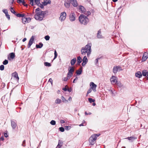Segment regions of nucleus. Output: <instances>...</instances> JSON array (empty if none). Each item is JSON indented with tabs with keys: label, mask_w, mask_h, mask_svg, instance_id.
Segmentation results:
<instances>
[{
	"label": "nucleus",
	"mask_w": 148,
	"mask_h": 148,
	"mask_svg": "<svg viewBox=\"0 0 148 148\" xmlns=\"http://www.w3.org/2000/svg\"><path fill=\"white\" fill-rule=\"evenodd\" d=\"M36 14L34 16L35 18L38 21H42L46 14L45 12L42 11L39 8H38L36 10Z\"/></svg>",
	"instance_id": "1"
},
{
	"label": "nucleus",
	"mask_w": 148,
	"mask_h": 148,
	"mask_svg": "<svg viewBox=\"0 0 148 148\" xmlns=\"http://www.w3.org/2000/svg\"><path fill=\"white\" fill-rule=\"evenodd\" d=\"M79 20L81 24L86 25L89 22L88 18L83 14H80L79 17Z\"/></svg>",
	"instance_id": "2"
},
{
	"label": "nucleus",
	"mask_w": 148,
	"mask_h": 148,
	"mask_svg": "<svg viewBox=\"0 0 148 148\" xmlns=\"http://www.w3.org/2000/svg\"><path fill=\"white\" fill-rule=\"evenodd\" d=\"M91 47H83L81 50L82 54L85 55L87 54V57H88L91 53Z\"/></svg>",
	"instance_id": "3"
},
{
	"label": "nucleus",
	"mask_w": 148,
	"mask_h": 148,
	"mask_svg": "<svg viewBox=\"0 0 148 148\" xmlns=\"http://www.w3.org/2000/svg\"><path fill=\"white\" fill-rule=\"evenodd\" d=\"M100 134H92L89 138V141L90 145H93L96 143L97 137L100 135Z\"/></svg>",
	"instance_id": "4"
},
{
	"label": "nucleus",
	"mask_w": 148,
	"mask_h": 148,
	"mask_svg": "<svg viewBox=\"0 0 148 148\" xmlns=\"http://www.w3.org/2000/svg\"><path fill=\"white\" fill-rule=\"evenodd\" d=\"M117 77L114 76H112L111 77L110 79V81L111 82V83L113 84H117V85H119V82L117 81Z\"/></svg>",
	"instance_id": "5"
},
{
	"label": "nucleus",
	"mask_w": 148,
	"mask_h": 148,
	"mask_svg": "<svg viewBox=\"0 0 148 148\" xmlns=\"http://www.w3.org/2000/svg\"><path fill=\"white\" fill-rule=\"evenodd\" d=\"M121 68L119 66H114L113 69V72L114 73H116L118 70L119 71L122 70Z\"/></svg>",
	"instance_id": "6"
},
{
	"label": "nucleus",
	"mask_w": 148,
	"mask_h": 148,
	"mask_svg": "<svg viewBox=\"0 0 148 148\" xmlns=\"http://www.w3.org/2000/svg\"><path fill=\"white\" fill-rule=\"evenodd\" d=\"M69 19L71 21H73L75 20V14L73 12L71 13L69 16Z\"/></svg>",
	"instance_id": "7"
},
{
	"label": "nucleus",
	"mask_w": 148,
	"mask_h": 148,
	"mask_svg": "<svg viewBox=\"0 0 148 148\" xmlns=\"http://www.w3.org/2000/svg\"><path fill=\"white\" fill-rule=\"evenodd\" d=\"M66 14L65 12H63L61 13L60 19L62 21H64L66 18Z\"/></svg>",
	"instance_id": "8"
},
{
	"label": "nucleus",
	"mask_w": 148,
	"mask_h": 148,
	"mask_svg": "<svg viewBox=\"0 0 148 148\" xmlns=\"http://www.w3.org/2000/svg\"><path fill=\"white\" fill-rule=\"evenodd\" d=\"M90 86H91L90 88L93 90L94 92H95L96 91V88L97 86V85L93 82H92L90 83Z\"/></svg>",
	"instance_id": "9"
},
{
	"label": "nucleus",
	"mask_w": 148,
	"mask_h": 148,
	"mask_svg": "<svg viewBox=\"0 0 148 148\" xmlns=\"http://www.w3.org/2000/svg\"><path fill=\"white\" fill-rule=\"evenodd\" d=\"M125 139H128L131 142H133L135 140L137 139V137L132 136L131 137H128L127 138H125Z\"/></svg>",
	"instance_id": "10"
},
{
	"label": "nucleus",
	"mask_w": 148,
	"mask_h": 148,
	"mask_svg": "<svg viewBox=\"0 0 148 148\" xmlns=\"http://www.w3.org/2000/svg\"><path fill=\"white\" fill-rule=\"evenodd\" d=\"M148 57V53L145 52L143 54V55L142 58V61H145L147 58Z\"/></svg>",
	"instance_id": "11"
},
{
	"label": "nucleus",
	"mask_w": 148,
	"mask_h": 148,
	"mask_svg": "<svg viewBox=\"0 0 148 148\" xmlns=\"http://www.w3.org/2000/svg\"><path fill=\"white\" fill-rule=\"evenodd\" d=\"M97 37L98 38H103V37L101 34V30H99L98 31L97 34Z\"/></svg>",
	"instance_id": "12"
},
{
	"label": "nucleus",
	"mask_w": 148,
	"mask_h": 148,
	"mask_svg": "<svg viewBox=\"0 0 148 148\" xmlns=\"http://www.w3.org/2000/svg\"><path fill=\"white\" fill-rule=\"evenodd\" d=\"M34 40V38L33 36H32L31 38H30L28 44V45L29 46H30L33 43Z\"/></svg>",
	"instance_id": "13"
},
{
	"label": "nucleus",
	"mask_w": 148,
	"mask_h": 148,
	"mask_svg": "<svg viewBox=\"0 0 148 148\" xmlns=\"http://www.w3.org/2000/svg\"><path fill=\"white\" fill-rule=\"evenodd\" d=\"M74 68L73 66H69L68 69V72L69 73H72L73 74V73L74 71Z\"/></svg>",
	"instance_id": "14"
},
{
	"label": "nucleus",
	"mask_w": 148,
	"mask_h": 148,
	"mask_svg": "<svg viewBox=\"0 0 148 148\" xmlns=\"http://www.w3.org/2000/svg\"><path fill=\"white\" fill-rule=\"evenodd\" d=\"M18 3H22L25 6L27 7L28 5L26 4L24 0H17Z\"/></svg>",
	"instance_id": "15"
},
{
	"label": "nucleus",
	"mask_w": 148,
	"mask_h": 148,
	"mask_svg": "<svg viewBox=\"0 0 148 148\" xmlns=\"http://www.w3.org/2000/svg\"><path fill=\"white\" fill-rule=\"evenodd\" d=\"M12 76L14 78H16V80L18 81L19 79V77L18 76L17 73L16 72H14L12 73Z\"/></svg>",
	"instance_id": "16"
},
{
	"label": "nucleus",
	"mask_w": 148,
	"mask_h": 148,
	"mask_svg": "<svg viewBox=\"0 0 148 148\" xmlns=\"http://www.w3.org/2000/svg\"><path fill=\"white\" fill-rule=\"evenodd\" d=\"M11 125L13 129H15L17 126L16 123L13 121H11Z\"/></svg>",
	"instance_id": "17"
},
{
	"label": "nucleus",
	"mask_w": 148,
	"mask_h": 148,
	"mask_svg": "<svg viewBox=\"0 0 148 148\" xmlns=\"http://www.w3.org/2000/svg\"><path fill=\"white\" fill-rule=\"evenodd\" d=\"M79 9L80 11H81V12L82 13H84L86 11V10L84 8V7L82 6H80L79 8Z\"/></svg>",
	"instance_id": "18"
},
{
	"label": "nucleus",
	"mask_w": 148,
	"mask_h": 148,
	"mask_svg": "<svg viewBox=\"0 0 148 148\" xmlns=\"http://www.w3.org/2000/svg\"><path fill=\"white\" fill-rule=\"evenodd\" d=\"M77 61L76 59L74 58L71 61L70 63L71 66L74 65Z\"/></svg>",
	"instance_id": "19"
},
{
	"label": "nucleus",
	"mask_w": 148,
	"mask_h": 148,
	"mask_svg": "<svg viewBox=\"0 0 148 148\" xmlns=\"http://www.w3.org/2000/svg\"><path fill=\"white\" fill-rule=\"evenodd\" d=\"M135 76L136 77L140 78L142 76L141 73L140 71L137 72L135 73Z\"/></svg>",
	"instance_id": "20"
},
{
	"label": "nucleus",
	"mask_w": 148,
	"mask_h": 148,
	"mask_svg": "<svg viewBox=\"0 0 148 148\" xmlns=\"http://www.w3.org/2000/svg\"><path fill=\"white\" fill-rule=\"evenodd\" d=\"M71 3L74 7H76L77 5L78 4L76 0H73L72 1H71Z\"/></svg>",
	"instance_id": "21"
},
{
	"label": "nucleus",
	"mask_w": 148,
	"mask_h": 148,
	"mask_svg": "<svg viewBox=\"0 0 148 148\" xmlns=\"http://www.w3.org/2000/svg\"><path fill=\"white\" fill-rule=\"evenodd\" d=\"M82 61V59L80 56L77 57V64L79 65Z\"/></svg>",
	"instance_id": "22"
},
{
	"label": "nucleus",
	"mask_w": 148,
	"mask_h": 148,
	"mask_svg": "<svg viewBox=\"0 0 148 148\" xmlns=\"http://www.w3.org/2000/svg\"><path fill=\"white\" fill-rule=\"evenodd\" d=\"M51 1L50 0H45L42 3V4L44 5H46L50 3Z\"/></svg>",
	"instance_id": "23"
},
{
	"label": "nucleus",
	"mask_w": 148,
	"mask_h": 148,
	"mask_svg": "<svg viewBox=\"0 0 148 148\" xmlns=\"http://www.w3.org/2000/svg\"><path fill=\"white\" fill-rule=\"evenodd\" d=\"M82 67H81L77 71L76 73L77 75H80L81 74L82 72Z\"/></svg>",
	"instance_id": "24"
},
{
	"label": "nucleus",
	"mask_w": 148,
	"mask_h": 148,
	"mask_svg": "<svg viewBox=\"0 0 148 148\" xmlns=\"http://www.w3.org/2000/svg\"><path fill=\"white\" fill-rule=\"evenodd\" d=\"M142 74L143 76H146L148 75V72L146 70H144L143 71Z\"/></svg>",
	"instance_id": "25"
},
{
	"label": "nucleus",
	"mask_w": 148,
	"mask_h": 148,
	"mask_svg": "<svg viewBox=\"0 0 148 148\" xmlns=\"http://www.w3.org/2000/svg\"><path fill=\"white\" fill-rule=\"evenodd\" d=\"M15 15L17 17H22L23 18V17H24L25 16V14H21L20 13H18L17 14H16Z\"/></svg>",
	"instance_id": "26"
},
{
	"label": "nucleus",
	"mask_w": 148,
	"mask_h": 148,
	"mask_svg": "<svg viewBox=\"0 0 148 148\" xmlns=\"http://www.w3.org/2000/svg\"><path fill=\"white\" fill-rule=\"evenodd\" d=\"M70 3L69 1L65 2L64 3V5L66 8H69L70 6Z\"/></svg>",
	"instance_id": "27"
},
{
	"label": "nucleus",
	"mask_w": 148,
	"mask_h": 148,
	"mask_svg": "<svg viewBox=\"0 0 148 148\" xmlns=\"http://www.w3.org/2000/svg\"><path fill=\"white\" fill-rule=\"evenodd\" d=\"M85 15L86 16H88L91 14V12L90 11H86V10L84 13Z\"/></svg>",
	"instance_id": "28"
},
{
	"label": "nucleus",
	"mask_w": 148,
	"mask_h": 148,
	"mask_svg": "<svg viewBox=\"0 0 148 148\" xmlns=\"http://www.w3.org/2000/svg\"><path fill=\"white\" fill-rule=\"evenodd\" d=\"M22 23L24 24H25L27 23L26 18L23 17L22 18Z\"/></svg>",
	"instance_id": "29"
},
{
	"label": "nucleus",
	"mask_w": 148,
	"mask_h": 148,
	"mask_svg": "<svg viewBox=\"0 0 148 148\" xmlns=\"http://www.w3.org/2000/svg\"><path fill=\"white\" fill-rule=\"evenodd\" d=\"M88 60L87 59L86 56H85L84 57V58L83 59V62H85V63H86L88 62Z\"/></svg>",
	"instance_id": "30"
},
{
	"label": "nucleus",
	"mask_w": 148,
	"mask_h": 148,
	"mask_svg": "<svg viewBox=\"0 0 148 148\" xmlns=\"http://www.w3.org/2000/svg\"><path fill=\"white\" fill-rule=\"evenodd\" d=\"M44 65L46 66L50 67L51 66V64L48 62H45L44 63Z\"/></svg>",
	"instance_id": "31"
},
{
	"label": "nucleus",
	"mask_w": 148,
	"mask_h": 148,
	"mask_svg": "<svg viewBox=\"0 0 148 148\" xmlns=\"http://www.w3.org/2000/svg\"><path fill=\"white\" fill-rule=\"evenodd\" d=\"M61 102V100L59 99H57L55 101L56 103H60Z\"/></svg>",
	"instance_id": "32"
},
{
	"label": "nucleus",
	"mask_w": 148,
	"mask_h": 148,
	"mask_svg": "<svg viewBox=\"0 0 148 148\" xmlns=\"http://www.w3.org/2000/svg\"><path fill=\"white\" fill-rule=\"evenodd\" d=\"M15 56V54L13 53H10V57L12 59H14Z\"/></svg>",
	"instance_id": "33"
},
{
	"label": "nucleus",
	"mask_w": 148,
	"mask_h": 148,
	"mask_svg": "<svg viewBox=\"0 0 148 148\" xmlns=\"http://www.w3.org/2000/svg\"><path fill=\"white\" fill-rule=\"evenodd\" d=\"M62 143L60 141V140H59L58 144V145H57V147L60 148V147L62 145Z\"/></svg>",
	"instance_id": "34"
},
{
	"label": "nucleus",
	"mask_w": 148,
	"mask_h": 148,
	"mask_svg": "<svg viewBox=\"0 0 148 148\" xmlns=\"http://www.w3.org/2000/svg\"><path fill=\"white\" fill-rule=\"evenodd\" d=\"M73 75V74L72 73H69V72H68L67 74V77L69 79H70L71 77H72V76Z\"/></svg>",
	"instance_id": "35"
},
{
	"label": "nucleus",
	"mask_w": 148,
	"mask_h": 148,
	"mask_svg": "<svg viewBox=\"0 0 148 148\" xmlns=\"http://www.w3.org/2000/svg\"><path fill=\"white\" fill-rule=\"evenodd\" d=\"M10 11L11 12L15 14H16V12L14 10L13 8L11 7L10 8Z\"/></svg>",
	"instance_id": "36"
},
{
	"label": "nucleus",
	"mask_w": 148,
	"mask_h": 148,
	"mask_svg": "<svg viewBox=\"0 0 148 148\" xmlns=\"http://www.w3.org/2000/svg\"><path fill=\"white\" fill-rule=\"evenodd\" d=\"M88 101L90 103H92V102H94L95 101V100L94 99H92V98H89L88 99Z\"/></svg>",
	"instance_id": "37"
},
{
	"label": "nucleus",
	"mask_w": 148,
	"mask_h": 148,
	"mask_svg": "<svg viewBox=\"0 0 148 148\" xmlns=\"http://www.w3.org/2000/svg\"><path fill=\"white\" fill-rule=\"evenodd\" d=\"M50 124L52 125H54L56 124V121L54 120H52L50 123Z\"/></svg>",
	"instance_id": "38"
},
{
	"label": "nucleus",
	"mask_w": 148,
	"mask_h": 148,
	"mask_svg": "<svg viewBox=\"0 0 148 148\" xmlns=\"http://www.w3.org/2000/svg\"><path fill=\"white\" fill-rule=\"evenodd\" d=\"M8 63V61L7 60H5L3 62V64L5 65L7 64Z\"/></svg>",
	"instance_id": "39"
},
{
	"label": "nucleus",
	"mask_w": 148,
	"mask_h": 148,
	"mask_svg": "<svg viewBox=\"0 0 148 148\" xmlns=\"http://www.w3.org/2000/svg\"><path fill=\"white\" fill-rule=\"evenodd\" d=\"M40 0H34V2L37 5H38L40 3Z\"/></svg>",
	"instance_id": "40"
},
{
	"label": "nucleus",
	"mask_w": 148,
	"mask_h": 148,
	"mask_svg": "<svg viewBox=\"0 0 148 148\" xmlns=\"http://www.w3.org/2000/svg\"><path fill=\"white\" fill-rule=\"evenodd\" d=\"M27 23H29L31 21V18H26Z\"/></svg>",
	"instance_id": "41"
},
{
	"label": "nucleus",
	"mask_w": 148,
	"mask_h": 148,
	"mask_svg": "<svg viewBox=\"0 0 148 148\" xmlns=\"http://www.w3.org/2000/svg\"><path fill=\"white\" fill-rule=\"evenodd\" d=\"M92 89L91 88H90V89H89L87 92V94H86V96H87L88 95V94L90 93V92H91V91H92Z\"/></svg>",
	"instance_id": "42"
},
{
	"label": "nucleus",
	"mask_w": 148,
	"mask_h": 148,
	"mask_svg": "<svg viewBox=\"0 0 148 148\" xmlns=\"http://www.w3.org/2000/svg\"><path fill=\"white\" fill-rule=\"evenodd\" d=\"M3 12L5 14L8 13V10L6 9H4L2 10Z\"/></svg>",
	"instance_id": "43"
},
{
	"label": "nucleus",
	"mask_w": 148,
	"mask_h": 148,
	"mask_svg": "<svg viewBox=\"0 0 148 148\" xmlns=\"http://www.w3.org/2000/svg\"><path fill=\"white\" fill-rule=\"evenodd\" d=\"M4 66L3 65H2L0 66V70L3 71L4 69Z\"/></svg>",
	"instance_id": "44"
},
{
	"label": "nucleus",
	"mask_w": 148,
	"mask_h": 148,
	"mask_svg": "<svg viewBox=\"0 0 148 148\" xmlns=\"http://www.w3.org/2000/svg\"><path fill=\"white\" fill-rule=\"evenodd\" d=\"M45 38L46 40H49L50 38V37L49 36H45Z\"/></svg>",
	"instance_id": "45"
},
{
	"label": "nucleus",
	"mask_w": 148,
	"mask_h": 148,
	"mask_svg": "<svg viewBox=\"0 0 148 148\" xmlns=\"http://www.w3.org/2000/svg\"><path fill=\"white\" fill-rule=\"evenodd\" d=\"M54 55H55V56H54V58L53 59V60H54L55 59H56L57 56V52H56V50H55V51Z\"/></svg>",
	"instance_id": "46"
},
{
	"label": "nucleus",
	"mask_w": 148,
	"mask_h": 148,
	"mask_svg": "<svg viewBox=\"0 0 148 148\" xmlns=\"http://www.w3.org/2000/svg\"><path fill=\"white\" fill-rule=\"evenodd\" d=\"M38 6H39L41 8H44V5L40 3L38 4V5H37Z\"/></svg>",
	"instance_id": "47"
},
{
	"label": "nucleus",
	"mask_w": 148,
	"mask_h": 148,
	"mask_svg": "<svg viewBox=\"0 0 148 148\" xmlns=\"http://www.w3.org/2000/svg\"><path fill=\"white\" fill-rule=\"evenodd\" d=\"M61 132H63L64 131V129L63 127H60L59 128Z\"/></svg>",
	"instance_id": "48"
},
{
	"label": "nucleus",
	"mask_w": 148,
	"mask_h": 148,
	"mask_svg": "<svg viewBox=\"0 0 148 148\" xmlns=\"http://www.w3.org/2000/svg\"><path fill=\"white\" fill-rule=\"evenodd\" d=\"M71 128L70 126H66L65 127V129L66 130H69Z\"/></svg>",
	"instance_id": "49"
},
{
	"label": "nucleus",
	"mask_w": 148,
	"mask_h": 148,
	"mask_svg": "<svg viewBox=\"0 0 148 148\" xmlns=\"http://www.w3.org/2000/svg\"><path fill=\"white\" fill-rule=\"evenodd\" d=\"M61 99L62 100V101L63 102H64L65 101H67L65 99L64 97L63 96H62L61 97Z\"/></svg>",
	"instance_id": "50"
},
{
	"label": "nucleus",
	"mask_w": 148,
	"mask_h": 148,
	"mask_svg": "<svg viewBox=\"0 0 148 148\" xmlns=\"http://www.w3.org/2000/svg\"><path fill=\"white\" fill-rule=\"evenodd\" d=\"M68 77H64L62 78V80L64 81H66L68 79H69Z\"/></svg>",
	"instance_id": "51"
},
{
	"label": "nucleus",
	"mask_w": 148,
	"mask_h": 148,
	"mask_svg": "<svg viewBox=\"0 0 148 148\" xmlns=\"http://www.w3.org/2000/svg\"><path fill=\"white\" fill-rule=\"evenodd\" d=\"M5 16H6V17H7V18H8V19L9 20H10V16L9 14H8V13L7 14H5Z\"/></svg>",
	"instance_id": "52"
},
{
	"label": "nucleus",
	"mask_w": 148,
	"mask_h": 148,
	"mask_svg": "<svg viewBox=\"0 0 148 148\" xmlns=\"http://www.w3.org/2000/svg\"><path fill=\"white\" fill-rule=\"evenodd\" d=\"M43 44L42 43H40L39 45L38 44H36V46H43Z\"/></svg>",
	"instance_id": "53"
},
{
	"label": "nucleus",
	"mask_w": 148,
	"mask_h": 148,
	"mask_svg": "<svg viewBox=\"0 0 148 148\" xmlns=\"http://www.w3.org/2000/svg\"><path fill=\"white\" fill-rule=\"evenodd\" d=\"M30 1V4L33 5L34 4V0H29Z\"/></svg>",
	"instance_id": "54"
},
{
	"label": "nucleus",
	"mask_w": 148,
	"mask_h": 148,
	"mask_svg": "<svg viewBox=\"0 0 148 148\" xmlns=\"http://www.w3.org/2000/svg\"><path fill=\"white\" fill-rule=\"evenodd\" d=\"M99 59H100V58H97V59H96L95 60V64H97L98 63V60Z\"/></svg>",
	"instance_id": "55"
},
{
	"label": "nucleus",
	"mask_w": 148,
	"mask_h": 148,
	"mask_svg": "<svg viewBox=\"0 0 148 148\" xmlns=\"http://www.w3.org/2000/svg\"><path fill=\"white\" fill-rule=\"evenodd\" d=\"M25 140H23V143H22V145L23 147L25 146Z\"/></svg>",
	"instance_id": "56"
},
{
	"label": "nucleus",
	"mask_w": 148,
	"mask_h": 148,
	"mask_svg": "<svg viewBox=\"0 0 148 148\" xmlns=\"http://www.w3.org/2000/svg\"><path fill=\"white\" fill-rule=\"evenodd\" d=\"M49 82H51V84H52V82H53V80L51 78H50L49 79Z\"/></svg>",
	"instance_id": "57"
},
{
	"label": "nucleus",
	"mask_w": 148,
	"mask_h": 148,
	"mask_svg": "<svg viewBox=\"0 0 148 148\" xmlns=\"http://www.w3.org/2000/svg\"><path fill=\"white\" fill-rule=\"evenodd\" d=\"M92 45L91 43H89L86 45L85 46H91Z\"/></svg>",
	"instance_id": "58"
},
{
	"label": "nucleus",
	"mask_w": 148,
	"mask_h": 148,
	"mask_svg": "<svg viewBox=\"0 0 148 148\" xmlns=\"http://www.w3.org/2000/svg\"><path fill=\"white\" fill-rule=\"evenodd\" d=\"M78 79V78L77 77H76L73 80V83H75V81L76 80H77Z\"/></svg>",
	"instance_id": "59"
},
{
	"label": "nucleus",
	"mask_w": 148,
	"mask_h": 148,
	"mask_svg": "<svg viewBox=\"0 0 148 148\" xmlns=\"http://www.w3.org/2000/svg\"><path fill=\"white\" fill-rule=\"evenodd\" d=\"M86 64V63H85V62H83H83L82 63V66H85V65Z\"/></svg>",
	"instance_id": "60"
},
{
	"label": "nucleus",
	"mask_w": 148,
	"mask_h": 148,
	"mask_svg": "<svg viewBox=\"0 0 148 148\" xmlns=\"http://www.w3.org/2000/svg\"><path fill=\"white\" fill-rule=\"evenodd\" d=\"M60 123H61L63 124L65 123V121L64 120H61L60 121Z\"/></svg>",
	"instance_id": "61"
},
{
	"label": "nucleus",
	"mask_w": 148,
	"mask_h": 148,
	"mask_svg": "<svg viewBox=\"0 0 148 148\" xmlns=\"http://www.w3.org/2000/svg\"><path fill=\"white\" fill-rule=\"evenodd\" d=\"M71 99H72L71 97H69V98L67 101H71Z\"/></svg>",
	"instance_id": "62"
},
{
	"label": "nucleus",
	"mask_w": 148,
	"mask_h": 148,
	"mask_svg": "<svg viewBox=\"0 0 148 148\" xmlns=\"http://www.w3.org/2000/svg\"><path fill=\"white\" fill-rule=\"evenodd\" d=\"M27 40V39L26 38H24L23 39V40H22V41L23 42H25V41Z\"/></svg>",
	"instance_id": "63"
},
{
	"label": "nucleus",
	"mask_w": 148,
	"mask_h": 148,
	"mask_svg": "<svg viewBox=\"0 0 148 148\" xmlns=\"http://www.w3.org/2000/svg\"><path fill=\"white\" fill-rule=\"evenodd\" d=\"M63 90L65 91H66L67 90V89L66 87H65L64 88H63Z\"/></svg>",
	"instance_id": "64"
}]
</instances>
